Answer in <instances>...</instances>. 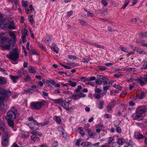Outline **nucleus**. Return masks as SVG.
<instances>
[{
	"label": "nucleus",
	"mask_w": 147,
	"mask_h": 147,
	"mask_svg": "<svg viewBox=\"0 0 147 147\" xmlns=\"http://www.w3.org/2000/svg\"><path fill=\"white\" fill-rule=\"evenodd\" d=\"M82 88L81 85H79L77 86V88L74 91L77 93L79 92V91L82 89Z\"/></svg>",
	"instance_id": "obj_47"
},
{
	"label": "nucleus",
	"mask_w": 147,
	"mask_h": 147,
	"mask_svg": "<svg viewBox=\"0 0 147 147\" xmlns=\"http://www.w3.org/2000/svg\"><path fill=\"white\" fill-rule=\"evenodd\" d=\"M132 144L131 142L130 141H129V142H126V145L124 146V147H128L131 145Z\"/></svg>",
	"instance_id": "obj_58"
},
{
	"label": "nucleus",
	"mask_w": 147,
	"mask_h": 147,
	"mask_svg": "<svg viewBox=\"0 0 147 147\" xmlns=\"http://www.w3.org/2000/svg\"><path fill=\"white\" fill-rule=\"evenodd\" d=\"M22 38H26L27 35V31L26 28H24V31L22 33Z\"/></svg>",
	"instance_id": "obj_27"
},
{
	"label": "nucleus",
	"mask_w": 147,
	"mask_h": 147,
	"mask_svg": "<svg viewBox=\"0 0 147 147\" xmlns=\"http://www.w3.org/2000/svg\"><path fill=\"white\" fill-rule=\"evenodd\" d=\"M28 19L30 22L32 24H33L34 23V22L33 20V18L30 15H29L28 16Z\"/></svg>",
	"instance_id": "obj_42"
},
{
	"label": "nucleus",
	"mask_w": 147,
	"mask_h": 147,
	"mask_svg": "<svg viewBox=\"0 0 147 147\" xmlns=\"http://www.w3.org/2000/svg\"><path fill=\"white\" fill-rule=\"evenodd\" d=\"M134 136L137 139H140L144 138L143 136L138 132L135 133Z\"/></svg>",
	"instance_id": "obj_13"
},
{
	"label": "nucleus",
	"mask_w": 147,
	"mask_h": 147,
	"mask_svg": "<svg viewBox=\"0 0 147 147\" xmlns=\"http://www.w3.org/2000/svg\"><path fill=\"white\" fill-rule=\"evenodd\" d=\"M68 57L69 58V59H73L74 60H76L78 59V58L76 57L75 56H73L72 55H68Z\"/></svg>",
	"instance_id": "obj_40"
},
{
	"label": "nucleus",
	"mask_w": 147,
	"mask_h": 147,
	"mask_svg": "<svg viewBox=\"0 0 147 147\" xmlns=\"http://www.w3.org/2000/svg\"><path fill=\"white\" fill-rule=\"evenodd\" d=\"M135 70V68L132 67H129L124 69V70L126 71H134Z\"/></svg>",
	"instance_id": "obj_39"
},
{
	"label": "nucleus",
	"mask_w": 147,
	"mask_h": 147,
	"mask_svg": "<svg viewBox=\"0 0 147 147\" xmlns=\"http://www.w3.org/2000/svg\"><path fill=\"white\" fill-rule=\"evenodd\" d=\"M138 42L140 45L147 47V44L145 43V41L144 40H139L138 41Z\"/></svg>",
	"instance_id": "obj_22"
},
{
	"label": "nucleus",
	"mask_w": 147,
	"mask_h": 147,
	"mask_svg": "<svg viewBox=\"0 0 147 147\" xmlns=\"http://www.w3.org/2000/svg\"><path fill=\"white\" fill-rule=\"evenodd\" d=\"M71 98L76 100L79 99V97H78V94H74L72 95Z\"/></svg>",
	"instance_id": "obj_35"
},
{
	"label": "nucleus",
	"mask_w": 147,
	"mask_h": 147,
	"mask_svg": "<svg viewBox=\"0 0 147 147\" xmlns=\"http://www.w3.org/2000/svg\"><path fill=\"white\" fill-rule=\"evenodd\" d=\"M72 100V99L70 98H66L65 99V101L66 103H69Z\"/></svg>",
	"instance_id": "obj_49"
},
{
	"label": "nucleus",
	"mask_w": 147,
	"mask_h": 147,
	"mask_svg": "<svg viewBox=\"0 0 147 147\" xmlns=\"http://www.w3.org/2000/svg\"><path fill=\"white\" fill-rule=\"evenodd\" d=\"M46 101L44 100L41 101L34 102L30 103V107L32 109L36 110L40 109L42 106L45 105Z\"/></svg>",
	"instance_id": "obj_4"
},
{
	"label": "nucleus",
	"mask_w": 147,
	"mask_h": 147,
	"mask_svg": "<svg viewBox=\"0 0 147 147\" xmlns=\"http://www.w3.org/2000/svg\"><path fill=\"white\" fill-rule=\"evenodd\" d=\"M122 75L121 74L119 73L114 74V76L115 78H120Z\"/></svg>",
	"instance_id": "obj_53"
},
{
	"label": "nucleus",
	"mask_w": 147,
	"mask_h": 147,
	"mask_svg": "<svg viewBox=\"0 0 147 147\" xmlns=\"http://www.w3.org/2000/svg\"><path fill=\"white\" fill-rule=\"evenodd\" d=\"M51 101L54 102L55 103L59 104L61 105L64 102L62 98H60L57 99H50Z\"/></svg>",
	"instance_id": "obj_12"
},
{
	"label": "nucleus",
	"mask_w": 147,
	"mask_h": 147,
	"mask_svg": "<svg viewBox=\"0 0 147 147\" xmlns=\"http://www.w3.org/2000/svg\"><path fill=\"white\" fill-rule=\"evenodd\" d=\"M145 94L144 92H141L139 96V98L140 99H142L145 97Z\"/></svg>",
	"instance_id": "obj_37"
},
{
	"label": "nucleus",
	"mask_w": 147,
	"mask_h": 147,
	"mask_svg": "<svg viewBox=\"0 0 147 147\" xmlns=\"http://www.w3.org/2000/svg\"><path fill=\"white\" fill-rule=\"evenodd\" d=\"M14 49V52H10L9 55H6V57L8 59L15 61L18 59L19 57V54L17 51V49L15 48Z\"/></svg>",
	"instance_id": "obj_5"
},
{
	"label": "nucleus",
	"mask_w": 147,
	"mask_h": 147,
	"mask_svg": "<svg viewBox=\"0 0 147 147\" xmlns=\"http://www.w3.org/2000/svg\"><path fill=\"white\" fill-rule=\"evenodd\" d=\"M113 140H114L113 138L111 137H109L108 139V144H110Z\"/></svg>",
	"instance_id": "obj_56"
},
{
	"label": "nucleus",
	"mask_w": 147,
	"mask_h": 147,
	"mask_svg": "<svg viewBox=\"0 0 147 147\" xmlns=\"http://www.w3.org/2000/svg\"><path fill=\"white\" fill-rule=\"evenodd\" d=\"M35 69V67L32 66H30L28 68V71L31 73H35L36 72Z\"/></svg>",
	"instance_id": "obj_19"
},
{
	"label": "nucleus",
	"mask_w": 147,
	"mask_h": 147,
	"mask_svg": "<svg viewBox=\"0 0 147 147\" xmlns=\"http://www.w3.org/2000/svg\"><path fill=\"white\" fill-rule=\"evenodd\" d=\"M90 144V143L88 142H86L82 143L81 145L85 147H87Z\"/></svg>",
	"instance_id": "obj_32"
},
{
	"label": "nucleus",
	"mask_w": 147,
	"mask_h": 147,
	"mask_svg": "<svg viewBox=\"0 0 147 147\" xmlns=\"http://www.w3.org/2000/svg\"><path fill=\"white\" fill-rule=\"evenodd\" d=\"M31 138L35 142H38L40 140V139L38 137L34 136H32Z\"/></svg>",
	"instance_id": "obj_25"
},
{
	"label": "nucleus",
	"mask_w": 147,
	"mask_h": 147,
	"mask_svg": "<svg viewBox=\"0 0 147 147\" xmlns=\"http://www.w3.org/2000/svg\"><path fill=\"white\" fill-rule=\"evenodd\" d=\"M80 80L82 82H86L88 81L92 80V77L90 78H87L86 77H82L80 78Z\"/></svg>",
	"instance_id": "obj_18"
},
{
	"label": "nucleus",
	"mask_w": 147,
	"mask_h": 147,
	"mask_svg": "<svg viewBox=\"0 0 147 147\" xmlns=\"http://www.w3.org/2000/svg\"><path fill=\"white\" fill-rule=\"evenodd\" d=\"M30 53L32 55H38L39 54L34 49H32L30 51Z\"/></svg>",
	"instance_id": "obj_34"
},
{
	"label": "nucleus",
	"mask_w": 147,
	"mask_h": 147,
	"mask_svg": "<svg viewBox=\"0 0 147 147\" xmlns=\"http://www.w3.org/2000/svg\"><path fill=\"white\" fill-rule=\"evenodd\" d=\"M134 79L133 77L131 76L129 78H127V81L128 82H132Z\"/></svg>",
	"instance_id": "obj_57"
},
{
	"label": "nucleus",
	"mask_w": 147,
	"mask_h": 147,
	"mask_svg": "<svg viewBox=\"0 0 147 147\" xmlns=\"http://www.w3.org/2000/svg\"><path fill=\"white\" fill-rule=\"evenodd\" d=\"M31 89H29L27 90H24V92L25 94H26L28 93H29V94L31 93V94H32V92H31Z\"/></svg>",
	"instance_id": "obj_46"
},
{
	"label": "nucleus",
	"mask_w": 147,
	"mask_h": 147,
	"mask_svg": "<svg viewBox=\"0 0 147 147\" xmlns=\"http://www.w3.org/2000/svg\"><path fill=\"white\" fill-rule=\"evenodd\" d=\"M15 42H13L12 43L9 45H7L5 47V49L6 50H9L11 49H14V47H15Z\"/></svg>",
	"instance_id": "obj_14"
},
{
	"label": "nucleus",
	"mask_w": 147,
	"mask_h": 147,
	"mask_svg": "<svg viewBox=\"0 0 147 147\" xmlns=\"http://www.w3.org/2000/svg\"><path fill=\"white\" fill-rule=\"evenodd\" d=\"M146 109L143 107H139L137 108L136 111L132 115V117L134 119L140 121L142 120L145 116Z\"/></svg>",
	"instance_id": "obj_2"
},
{
	"label": "nucleus",
	"mask_w": 147,
	"mask_h": 147,
	"mask_svg": "<svg viewBox=\"0 0 147 147\" xmlns=\"http://www.w3.org/2000/svg\"><path fill=\"white\" fill-rule=\"evenodd\" d=\"M9 36L10 37L12 38L13 39H15V34L12 32H9Z\"/></svg>",
	"instance_id": "obj_50"
},
{
	"label": "nucleus",
	"mask_w": 147,
	"mask_h": 147,
	"mask_svg": "<svg viewBox=\"0 0 147 147\" xmlns=\"http://www.w3.org/2000/svg\"><path fill=\"white\" fill-rule=\"evenodd\" d=\"M7 27V24L3 19L1 15L0 14V27L1 28H3Z\"/></svg>",
	"instance_id": "obj_9"
},
{
	"label": "nucleus",
	"mask_w": 147,
	"mask_h": 147,
	"mask_svg": "<svg viewBox=\"0 0 147 147\" xmlns=\"http://www.w3.org/2000/svg\"><path fill=\"white\" fill-rule=\"evenodd\" d=\"M18 73L19 75V76H19L20 78L22 75V74H24V71L23 69H20Z\"/></svg>",
	"instance_id": "obj_51"
},
{
	"label": "nucleus",
	"mask_w": 147,
	"mask_h": 147,
	"mask_svg": "<svg viewBox=\"0 0 147 147\" xmlns=\"http://www.w3.org/2000/svg\"><path fill=\"white\" fill-rule=\"evenodd\" d=\"M120 48L122 51L125 52L126 53H128V50L125 47H120Z\"/></svg>",
	"instance_id": "obj_54"
},
{
	"label": "nucleus",
	"mask_w": 147,
	"mask_h": 147,
	"mask_svg": "<svg viewBox=\"0 0 147 147\" xmlns=\"http://www.w3.org/2000/svg\"><path fill=\"white\" fill-rule=\"evenodd\" d=\"M51 49L57 53H58V49L57 47H52L51 48Z\"/></svg>",
	"instance_id": "obj_48"
},
{
	"label": "nucleus",
	"mask_w": 147,
	"mask_h": 147,
	"mask_svg": "<svg viewBox=\"0 0 147 147\" xmlns=\"http://www.w3.org/2000/svg\"><path fill=\"white\" fill-rule=\"evenodd\" d=\"M5 119L7 121L8 125L12 128L13 129L14 123L13 119L7 117H5Z\"/></svg>",
	"instance_id": "obj_8"
},
{
	"label": "nucleus",
	"mask_w": 147,
	"mask_h": 147,
	"mask_svg": "<svg viewBox=\"0 0 147 147\" xmlns=\"http://www.w3.org/2000/svg\"><path fill=\"white\" fill-rule=\"evenodd\" d=\"M11 40H10L8 37H3L0 40V42L2 44L6 45L7 44H9Z\"/></svg>",
	"instance_id": "obj_7"
},
{
	"label": "nucleus",
	"mask_w": 147,
	"mask_h": 147,
	"mask_svg": "<svg viewBox=\"0 0 147 147\" xmlns=\"http://www.w3.org/2000/svg\"><path fill=\"white\" fill-rule=\"evenodd\" d=\"M0 109L4 111L7 109V104L4 102L7 100L8 96L11 94V92L9 90L3 89L0 91Z\"/></svg>",
	"instance_id": "obj_1"
},
{
	"label": "nucleus",
	"mask_w": 147,
	"mask_h": 147,
	"mask_svg": "<svg viewBox=\"0 0 147 147\" xmlns=\"http://www.w3.org/2000/svg\"><path fill=\"white\" fill-rule=\"evenodd\" d=\"M30 80V77L28 76H27L25 78H24V80L23 81L24 82H26L27 81Z\"/></svg>",
	"instance_id": "obj_55"
},
{
	"label": "nucleus",
	"mask_w": 147,
	"mask_h": 147,
	"mask_svg": "<svg viewBox=\"0 0 147 147\" xmlns=\"http://www.w3.org/2000/svg\"><path fill=\"white\" fill-rule=\"evenodd\" d=\"M113 86L119 90H121L122 87L119 85L115 84L113 85Z\"/></svg>",
	"instance_id": "obj_43"
},
{
	"label": "nucleus",
	"mask_w": 147,
	"mask_h": 147,
	"mask_svg": "<svg viewBox=\"0 0 147 147\" xmlns=\"http://www.w3.org/2000/svg\"><path fill=\"white\" fill-rule=\"evenodd\" d=\"M68 82L69 83V85L73 87H75L77 85L76 82L71 81H68Z\"/></svg>",
	"instance_id": "obj_28"
},
{
	"label": "nucleus",
	"mask_w": 147,
	"mask_h": 147,
	"mask_svg": "<svg viewBox=\"0 0 147 147\" xmlns=\"http://www.w3.org/2000/svg\"><path fill=\"white\" fill-rule=\"evenodd\" d=\"M61 134H62V137L64 138H67L69 137V135L67 134L65 132V131Z\"/></svg>",
	"instance_id": "obj_31"
},
{
	"label": "nucleus",
	"mask_w": 147,
	"mask_h": 147,
	"mask_svg": "<svg viewBox=\"0 0 147 147\" xmlns=\"http://www.w3.org/2000/svg\"><path fill=\"white\" fill-rule=\"evenodd\" d=\"M78 130L80 133L81 134L82 136H83L85 134L83 130L82 129L81 127H79L78 128Z\"/></svg>",
	"instance_id": "obj_29"
},
{
	"label": "nucleus",
	"mask_w": 147,
	"mask_h": 147,
	"mask_svg": "<svg viewBox=\"0 0 147 147\" xmlns=\"http://www.w3.org/2000/svg\"><path fill=\"white\" fill-rule=\"evenodd\" d=\"M9 76L13 82L15 83L16 82V80L19 78V76H14L11 75H9Z\"/></svg>",
	"instance_id": "obj_17"
},
{
	"label": "nucleus",
	"mask_w": 147,
	"mask_h": 147,
	"mask_svg": "<svg viewBox=\"0 0 147 147\" xmlns=\"http://www.w3.org/2000/svg\"><path fill=\"white\" fill-rule=\"evenodd\" d=\"M9 2H11L12 3H14L16 5L18 4V0H8Z\"/></svg>",
	"instance_id": "obj_45"
},
{
	"label": "nucleus",
	"mask_w": 147,
	"mask_h": 147,
	"mask_svg": "<svg viewBox=\"0 0 147 147\" xmlns=\"http://www.w3.org/2000/svg\"><path fill=\"white\" fill-rule=\"evenodd\" d=\"M56 120L57 122L58 123H59L61 122V120L59 117H57L56 118Z\"/></svg>",
	"instance_id": "obj_61"
},
{
	"label": "nucleus",
	"mask_w": 147,
	"mask_h": 147,
	"mask_svg": "<svg viewBox=\"0 0 147 147\" xmlns=\"http://www.w3.org/2000/svg\"><path fill=\"white\" fill-rule=\"evenodd\" d=\"M16 26L13 21H10L9 22V25L8 28L9 29H15L16 28Z\"/></svg>",
	"instance_id": "obj_10"
},
{
	"label": "nucleus",
	"mask_w": 147,
	"mask_h": 147,
	"mask_svg": "<svg viewBox=\"0 0 147 147\" xmlns=\"http://www.w3.org/2000/svg\"><path fill=\"white\" fill-rule=\"evenodd\" d=\"M6 79L2 76H0V85H4L6 84Z\"/></svg>",
	"instance_id": "obj_15"
},
{
	"label": "nucleus",
	"mask_w": 147,
	"mask_h": 147,
	"mask_svg": "<svg viewBox=\"0 0 147 147\" xmlns=\"http://www.w3.org/2000/svg\"><path fill=\"white\" fill-rule=\"evenodd\" d=\"M19 113L17 109L15 107H11L10 109L7 113V116L5 117L9 118L12 119H15L18 118Z\"/></svg>",
	"instance_id": "obj_3"
},
{
	"label": "nucleus",
	"mask_w": 147,
	"mask_h": 147,
	"mask_svg": "<svg viewBox=\"0 0 147 147\" xmlns=\"http://www.w3.org/2000/svg\"><path fill=\"white\" fill-rule=\"evenodd\" d=\"M139 36L142 38H147V32H141L140 33Z\"/></svg>",
	"instance_id": "obj_23"
},
{
	"label": "nucleus",
	"mask_w": 147,
	"mask_h": 147,
	"mask_svg": "<svg viewBox=\"0 0 147 147\" xmlns=\"http://www.w3.org/2000/svg\"><path fill=\"white\" fill-rule=\"evenodd\" d=\"M2 129L4 133V136H9V132H8V129L6 127L5 125L4 126V127H3V129Z\"/></svg>",
	"instance_id": "obj_20"
},
{
	"label": "nucleus",
	"mask_w": 147,
	"mask_h": 147,
	"mask_svg": "<svg viewBox=\"0 0 147 147\" xmlns=\"http://www.w3.org/2000/svg\"><path fill=\"white\" fill-rule=\"evenodd\" d=\"M35 123H30L28 124V126L32 129H34L35 125Z\"/></svg>",
	"instance_id": "obj_26"
},
{
	"label": "nucleus",
	"mask_w": 147,
	"mask_h": 147,
	"mask_svg": "<svg viewBox=\"0 0 147 147\" xmlns=\"http://www.w3.org/2000/svg\"><path fill=\"white\" fill-rule=\"evenodd\" d=\"M125 140L123 138H120L118 140L117 142V144L120 145H122L125 142Z\"/></svg>",
	"instance_id": "obj_21"
},
{
	"label": "nucleus",
	"mask_w": 147,
	"mask_h": 147,
	"mask_svg": "<svg viewBox=\"0 0 147 147\" xmlns=\"http://www.w3.org/2000/svg\"><path fill=\"white\" fill-rule=\"evenodd\" d=\"M22 5L23 7L26 8L27 7L28 5V3L27 1H22Z\"/></svg>",
	"instance_id": "obj_41"
},
{
	"label": "nucleus",
	"mask_w": 147,
	"mask_h": 147,
	"mask_svg": "<svg viewBox=\"0 0 147 147\" xmlns=\"http://www.w3.org/2000/svg\"><path fill=\"white\" fill-rule=\"evenodd\" d=\"M142 78H141V79H139V78L137 80H138V81L139 82L141 86H143L145 84H144V83L143 80Z\"/></svg>",
	"instance_id": "obj_36"
},
{
	"label": "nucleus",
	"mask_w": 147,
	"mask_h": 147,
	"mask_svg": "<svg viewBox=\"0 0 147 147\" xmlns=\"http://www.w3.org/2000/svg\"><path fill=\"white\" fill-rule=\"evenodd\" d=\"M73 11H69L67 13V16L68 17H69L71 15L73 14Z\"/></svg>",
	"instance_id": "obj_59"
},
{
	"label": "nucleus",
	"mask_w": 147,
	"mask_h": 147,
	"mask_svg": "<svg viewBox=\"0 0 147 147\" xmlns=\"http://www.w3.org/2000/svg\"><path fill=\"white\" fill-rule=\"evenodd\" d=\"M89 124L88 123H87L85 125L84 128L85 129L88 131L89 136H90L91 137L92 136V132H91V130L89 128Z\"/></svg>",
	"instance_id": "obj_11"
},
{
	"label": "nucleus",
	"mask_w": 147,
	"mask_h": 147,
	"mask_svg": "<svg viewBox=\"0 0 147 147\" xmlns=\"http://www.w3.org/2000/svg\"><path fill=\"white\" fill-rule=\"evenodd\" d=\"M52 36H48L46 37V38L45 40V43L47 44L48 45H49V42L52 40Z\"/></svg>",
	"instance_id": "obj_16"
},
{
	"label": "nucleus",
	"mask_w": 147,
	"mask_h": 147,
	"mask_svg": "<svg viewBox=\"0 0 147 147\" xmlns=\"http://www.w3.org/2000/svg\"><path fill=\"white\" fill-rule=\"evenodd\" d=\"M11 147H19L18 144L15 142L12 145Z\"/></svg>",
	"instance_id": "obj_64"
},
{
	"label": "nucleus",
	"mask_w": 147,
	"mask_h": 147,
	"mask_svg": "<svg viewBox=\"0 0 147 147\" xmlns=\"http://www.w3.org/2000/svg\"><path fill=\"white\" fill-rule=\"evenodd\" d=\"M58 130L59 132V133L61 134L62 133L65 131L64 129L63 128V127L61 126L58 127Z\"/></svg>",
	"instance_id": "obj_33"
},
{
	"label": "nucleus",
	"mask_w": 147,
	"mask_h": 147,
	"mask_svg": "<svg viewBox=\"0 0 147 147\" xmlns=\"http://www.w3.org/2000/svg\"><path fill=\"white\" fill-rule=\"evenodd\" d=\"M9 136H4L2 138V144L4 147H6L9 144Z\"/></svg>",
	"instance_id": "obj_6"
},
{
	"label": "nucleus",
	"mask_w": 147,
	"mask_h": 147,
	"mask_svg": "<svg viewBox=\"0 0 147 147\" xmlns=\"http://www.w3.org/2000/svg\"><path fill=\"white\" fill-rule=\"evenodd\" d=\"M101 2L105 7L106 6L108 5V3L106 0H101Z\"/></svg>",
	"instance_id": "obj_44"
},
{
	"label": "nucleus",
	"mask_w": 147,
	"mask_h": 147,
	"mask_svg": "<svg viewBox=\"0 0 147 147\" xmlns=\"http://www.w3.org/2000/svg\"><path fill=\"white\" fill-rule=\"evenodd\" d=\"M36 123H37L35 124L34 129H35L36 130H37V129H38L39 127V125H39V124H38V123L37 122Z\"/></svg>",
	"instance_id": "obj_60"
},
{
	"label": "nucleus",
	"mask_w": 147,
	"mask_h": 147,
	"mask_svg": "<svg viewBox=\"0 0 147 147\" xmlns=\"http://www.w3.org/2000/svg\"><path fill=\"white\" fill-rule=\"evenodd\" d=\"M61 106L64 109H66L67 110H68L69 109V107L67 106L66 105V104L64 102L61 105Z\"/></svg>",
	"instance_id": "obj_30"
},
{
	"label": "nucleus",
	"mask_w": 147,
	"mask_h": 147,
	"mask_svg": "<svg viewBox=\"0 0 147 147\" xmlns=\"http://www.w3.org/2000/svg\"><path fill=\"white\" fill-rule=\"evenodd\" d=\"M50 123V122L48 121H46L44 123H39V125L41 126H44L45 125H48Z\"/></svg>",
	"instance_id": "obj_38"
},
{
	"label": "nucleus",
	"mask_w": 147,
	"mask_h": 147,
	"mask_svg": "<svg viewBox=\"0 0 147 147\" xmlns=\"http://www.w3.org/2000/svg\"><path fill=\"white\" fill-rule=\"evenodd\" d=\"M99 69L100 70H106L107 68L105 67L104 66H101L99 67Z\"/></svg>",
	"instance_id": "obj_63"
},
{
	"label": "nucleus",
	"mask_w": 147,
	"mask_h": 147,
	"mask_svg": "<svg viewBox=\"0 0 147 147\" xmlns=\"http://www.w3.org/2000/svg\"><path fill=\"white\" fill-rule=\"evenodd\" d=\"M95 82L96 84L99 85L101 84L102 83V81L100 80H96Z\"/></svg>",
	"instance_id": "obj_62"
},
{
	"label": "nucleus",
	"mask_w": 147,
	"mask_h": 147,
	"mask_svg": "<svg viewBox=\"0 0 147 147\" xmlns=\"http://www.w3.org/2000/svg\"><path fill=\"white\" fill-rule=\"evenodd\" d=\"M79 22L82 25H86L87 24L84 21L82 20H79Z\"/></svg>",
	"instance_id": "obj_52"
},
{
	"label": "nucleus",
	"mask_w": 147,
	"mask_h": 147,
	"mask_svg": "<svg viewBox=\"0 0 147 147\" xmlns=\"http://www.w3.org/2000/svg\"><path fill=\"white\" fill-rule=\"evenodd\" d=\"M104 102L103 100L100 101L99 102V104L98 107L99 109H102L103 108V105L104 104Z\"/></svg>",
	"instance_id": "obj_24"
}]
</instances>
